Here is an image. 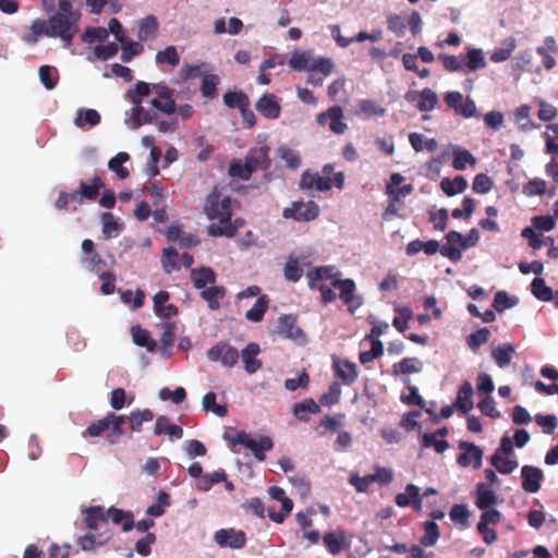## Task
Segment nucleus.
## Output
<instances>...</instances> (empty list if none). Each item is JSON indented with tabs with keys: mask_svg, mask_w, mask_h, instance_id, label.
Segmentation results:
<instances>
[{
	"mask_svg": "<svg viewBox=\"0 0 558 558\" xmlns=\"http://www.w3.org/2000/svg\"><path fill=\"white\" fill-rule=\"evenodd\" d=\"M80 19V11L74 9L70 0H59L58 11L50 15L48 20L41 19V22H38L35 27L38 34L60 38L64 47H69L78 33Z\"/></svg>",
	"mask_w": 558,
	"mask_h": 558,
	"instance_id": "1",
	"label": "nucleus"
},
{
	"mask_svg": "<svg viewBox=\"0 0 558 558\" xmlns=\"http://www.w3.org/2000/svg\"><path fill=\"white\" fill-rule=\"evenodd\" d=\"M233 203L231 196L223 194L218 186H215L205 198L203 213L208 220H217L210 225H223L233 215Z\"/></svg>",
	"mask_w": 558,
	"mask_h": 558,
	"instance_id": "2",
	"label": "nucleus"
},
{
	"mask_svg": "<svg viewBox=\"0 0 558 558\" xmlns=\"http://www.w3.org/2000/svg\"><path fill=\"white\" fill-rule=\"evenodd\" d=\"M333 267H315L306 272L308 286L311 289H316L320 283H328L336 289L340 290V299L343 303L349 304V279L340 280L337 274L333 272Z\"/></svg>",
	"mask_w": 558,
	"mask_h": 558,
	"instance_id": "3",
	"label": "nucleus"
},
{
	"mask_svg": "<svg viewBox=\"0 0 558 558\" xmlns=\"http://www.w3.org/2000/svg\"><path fill=\"white\" fill-rule=\"evenodd\" d=\"M125 417L123 415H117L113 412L108 413L104 418L92 423L83 433V437H98L106 430H111L112 436L120 437L123 435V425Z\"/></svg>",
	"mask_w": 558,
	"mask_h": 558,
	"instance_id": "4",
	"label": "nucleus"
},
{
	"mask_svg": "<svg viewBox=\"0 0 558 558\" xmlns=\"http://www.w3.org/2000/svg\"><path fill=\"white\" fill-rule=\"evenodd\" d=\"M404 181V177L398 172L390 175V181L386 185V193L389 196V204L386 208V214L396 215L398 211L397 203L400 202L401 197H405L413 192L412 184H400Z\"/></svg>",
	"mask_w": 558,
	"mask_h": 558,
	"instance_id": "5",
	"label": "nucleus"
},
{
	"mask_svg": "<svg viewBox=\"0 0 558 558\" xmlns=\"http://www.w3.org/2000/svg\"><path fill=\"white\" fill-rule=\"evenodd\" d=\"M234 444L242 445L243 447L250 449L258 461H264L265 451H269L274 447V442L270 437L263 436L259 438V440H256L245 432H240L236 434Z\"/></svg>",
	"mask_w": 558,
	"mask_h": 558,
	"instance_id": "6",
	"label": "nucleus"
},
{
	"mask_svg": "<svg viewBox=\"0 0 558 558\" xmlns=\"http://www.w3.org/2000/svg\"><path fill=\"white\" fill-rule=\"evenodd\" d=\"M105 183L99 175H94L88 182L81 181L78 189L73 191L75 203L82 205L84 202L93 203L97 201Z\"/></svg>",
	"mask_w": 558,
	"mask_h": 558,
	"instance_id": "7",
	"label": "nucleus"
},
{
	"mask_svg": "<svg viewBox=\"0 0 558 558\" xmlns=\"http://www.w3.org/2000/svg\"><path fill=\"white\" fill-rule=\"evenodd\" d=\"M211 362H220L226 367H233L240 357L239 351L228 342H219L207 351Z\"/></svg>",
	"mask_w": 558,
	"mask_h": 558,
	"instance_id": "8",
	"label": "nucleus"
},
{
	"mask_svg": "<svg viewBox=\"0 0 558 558\" xmlns=\"http://www.w3.org/2000/svg\"><path fill=\"white\" fill-rule=\"evenodd\" d=\"M323 174L315 173L314 189L320 192H325L336 186L342 189L344 186V173L342 171L335 172L333 166L327 163L323 167Z\"/></svg>",
	"mask_w": 558,
	"mask_h": 558,
	"instance_id": "9",
	"label": "nucleus"
},
{
	"mask_svg": "<svg viewBox=\"0 0 558 558\" xmlns=\"http://www.w3.org/2000/svg\"><path fill=\"white\" fill-rule=\"evenodd\" d=\"M319 215V207L314 202L302 203L293 202L292 206L284 208L282 216L287 219L292 218L298 221H311Z\"/></svg>",
	"mask_w": 558,
	"mask_h": 558,
	"instance_id": "10",
	"label": "nucleus"
},
{
	"mask_svg": "<svg viewBox=\"0 0 558 558\" xmlns=\"http://www.w3.org/2000/svg\"><path fill=\"white\" fill-rule=\"evenodd\" d=\"M268 494L274 500L281 502V510L275 511L274 509L269 508L268 517L276 523H282L292 511L293 502L286 496L284 490L279 486H270L268 488Z\"/></svg>",
	"mask_w": 558,
	"mask_h": 558,
	"instance_id": "11",
	"label": "nucleus"
},
{
	"mask_svg": "<svg viewBox=\"0 0 558 558\" xmlns=\"http://www.w3.org/2000/svg\"><path fill=\"white\" fill-rule=\"evenodd\" d=\"M465 250L463 235L458 231H449L446 234V243L441 245L440 254L452 263H458L462 258V251Z\"/></svg>",
	"mask_w": 558,
	"mask_h": 558,
	"instance_id": "12",
	"label": "nucleus"
},
{
	"mask_svg": "<svg viewBox=\"0 0 558 558\" xmlns=\"http://www.w3.org/2000/svg\"><path fill=\"white\" fill-rule=\"evenodd\" d=\"M214 539L220 547L223 548L230 547L233 549H241L246 544L245 533L234 529L218 530L214 535Z\"/></svg>",
	"mask_w": 558,
	"mask_h": 558,
	"instance_id": "13",
	"label": "nucleus"
},
{
	"mask_svg": "<svg viewBox=\"0 0 558 558\" xmlns=\"http://www.w3.org/2000/svg\"><path fill=\"white\" fill-rule=\"evenodd\" d=\"M343 112L341 107L333 106L329 108L326 112L319 113L317 116V123L319 125H328L329 130L335 134L344 133L347 125L342 121Z\"/></svg>",
	"mask_w": 558,
	"mask_h": 558,
	"instance_id": "14",
	"label": "nucleus"
},
{
	"mask_svg": "<svg viewBox=\"0 0 558 558\" xmlns=\"http://www.w3.org/2000/svg\"><path fill=\"white\" fill-rule=\"evenodd\" d=\"M250 171L253 173L257 170H268L271 166L269 158V147L260 146L251 148L244 159Z\"/></svg>",
	"mask_w": 558,
	"mask_h": 558,
	"instance_id": "15",
	"label": "nucleus"
},
{
	"mask_svg": "<svg viewBox=\"0 0 558 558\" xmlns=\"http://www.w3.org/2000/svg\"><path fill=\"white\" fill-rule=\"evenodd\" d=\"M459 448L464 450V452L459 454L457 459L460 466L468 468L473 465L474 469H480L482 466L483 450L478 446L472 442L462 441L459 444Z\"/></svg>",
	"mask_w": 558,
	"mask_h": 558,
	"instance_id": "16",
	"label": "nucleus"
},
{
	"mask_svg": "<svg viewBox=\"0 0 558 558\" xmlns=\"http://www.w3.org/2000/svg\"><path fill=\"white\" fill-rule=\"evenodd\" d=\"M277 332L280 337L292 340H303L304 332L298 326L296 316L288 314L278 318Z\"/></svg>",
	"mask_w": 558,
	"mask_h": 558,
	"instance_id": "17",
	"label": "nucleus"
},
{
	"mask_svg": "<svg viewBox=\"0 0 558 558\" xmlns=\"http://www.w3.org/2000/svg\"><path fill=\"white\" fill-rule=\"evenodd\" d=\"M256 110L262 117L270 120L278 119L281 113L279 98L275 94H264L255 104Z\"/></svg>",
	"mask_w": 558,
	"mask_h": 558,
	"instance_id": "18",
	"label": "nucleus"
},
{
	"mask_svg": "<svg viewBox=\"0 0 558 558\" xmlns=\"http://www.w3.org/2000/svg\"><path fill=\"white\" fill-rule=\"evenodd\" d=\"M522 488L526 493H536L541 488L543 471L536 466L524 465L521 469Z\"/></svg>",
	"mask_w": 558,
	"mask_h": 558,
	"instance_id": "19",
	"label": "nucleus"
},
{
	"mask_svg": "<svg viewBox=\"0 0 558 558\" xmlns=\"http://www.w3.org/2000/svg\"><path fill=\"white\" fill-rule=\"evenodd\" d=\"M245 221L242 218H235L232 220L231 218H228L227 222L223 225H209L207 227V233L210 236L218 238V236H226V238H233L236 235L238 230L244 226Z\"/></svg>",
	"mask_w": 558,
	"mask_h": 558,
	"instance_id": "20",
	"label": "nucleus"
},
{
	"mask_svg": "<svg viewBox=\"0 0 558 558\" xmlns=\"http://www.w3.org/2000/svg\"><path fill=\"white\" fill-rule=\"evenodd\" d=\"M112 537V533L109 529H106L99 534H94L89 532L83 536L77 538V545L84 551L95 550L97 547L104 546L107 544Z\"/></svg>",
	"mask_w": 558,
	"mask_h": 558,
	"instance_id": "21",
	"label": "nucleus"
},
{
	"mask_svg": "<svg viewBox=\"0 0 558 558\" xmlns=\"http://www.w3.org/2000/svg\"><path fill=\"white\" fill-rule=\"evenodd\" d=\"M84 522L88 530L97 531L102 525L108 524V515L106 509L101 506H92L82 511Z\"/></svg>",
	"mask_w": 558,
	"mask_h": 558,
	"instance_id": "22",
	"label": "nucleus"
},
{
	"mask_svg": "<svg viewBox=\"0 0 558 558\" xmlns=\"http://www.w3.org/2000/svg\"><path fill=\"white\" fill-rule=\"evenodd\" d=\"M170 299L168 291L161 290L154 298V312L161 318H171L178 315L179 311L174 304H167Z\"/></svg>",
	"mask_w": 558,
	"mask_h": 558,
	"instance_id": "23",
	"label": "nucleus"
},
{
	"mask_svg": "<svg viewBox=\"0 0 558 558\" xmlns=\"http://www.w3.org/2000/svg\"><path fill=\"white\" fill-rule=\"evenodd\" d=\"M260 353L259 344L256 342H250L242 351L241 359L244 364V369L248 374H254L260 369L263 363L257 355Z\"/></svg>",
	"mask_w": 558,
	"mask_h": 558,
	"instance_id": "24",
	"label": "nucleus"
},
{
	"mask_svg": "<svg viewBox=\"0 0 558 558\" xmlns=\"http://www.w3.org/2000/svg\"><path fill=\"white\" fill-rule=\"evenodd\" d=\"M154 434L160 436L166 434L171 441L181 439L183 437V428L179 425L171 424L170 418L166 415H160L156 418Z\"/></svg>",
	"mask_w": 558,
	"mask_h": 558,
	"instance_id": "25",
	"label": "nucleus"
},
{
	"mask_svg": "<svg viewBox=\"0 0 558 558\" xmlns=\"http://www.w3.org/2000/svg\"><path fill=\"white\" fill-rule=\"evenodd\" d=\"M216 274L210 267L201 266L191 270V280L195 289H205L207 284L216 282Z\"/></svg>",
	"mask_w": 558,
	"mask_h": 558,
	"instance_id": "26",
	"label": "nucleus"
},
{
	"mask_svg": "<svg viewBox=\"0 0 558 558\" xmlns=\"http://www.w3.org/2000/svg\"><path fill=\"white\" fill-rule=\"evenodd\" d=\"M473 387L470 381L465 380L459 388L454 407L462 413H468L473 409Z\"/></svg>",
	"mask_w": 558,
	"mask_h": 558,
	"instance_id": "27",
	"label": "nucleus"
},
{
	"mask_svg": "<svg viewBox=\"0 0 558 558\" xmlns=\"http://www.w3.org/2000/svg\"><path fill=\"white\" fill-rule=\"evenodd\" d=\"M497 496L490 489L489 485L486 483H478L476 485V499L475 505L481 510H486L492 508L497 504Z\"/></svg>",
	"mask_w": 558,
	"mask_h": 558,
	"instance_id": "28",
	"label": "nucleus"
},
{
	"mask_svg": "<svg viewBox=\"0 0 558 558\" xmlns=\"http://www.w3.org/2000/svg\"><path fill=\"white\" fill-rule=\"evenodd\" d=\"M462 58H464V72H475L486 66L483 51L478 48H470Z\"/></svg>",
	"mask_w": 558,
	"mask_h": 558,
	"instance_id": "29",
	"label": "nucleus"
},
{
	"mask_svg": "<svg viewBox=\"0 0 558 558\" xmlns=\"http://www.w3.org/2000/svg\"><path fill=\"white\" fill-rule=\"evenodd\" d=\"M293 415L300 421H308V414H318L320 412V404L315 402L312 398L304 399L293 405Z\"/></svg>",
	"mask_w": 558,
	"mask_h": 558,
	"instance_id": "30",
	"label": "nucleus"
},
{
	"mask_svg": "<svg viewBox=\"0 0 558 558\" xmlns=\"http://www.w3.org/2000/svg\"><path fill=\"white\" fill-rule=\"evenodd\" d=\"M423 369V363L417 357H404L400 362L392 365V375H408L420 373Z\"/></svg>",
	"mask_w": 558,
	"mask_h": 558,
	"instance_id": "31",
	"label": "nucleus"
},
{
	"mask_svg": "<svg viewBox=\"0 0 558 558\" xmlns=\"http://www.w3.org/2000/svg\"><path fill=\"white\" fill-rule=\"evenodd\" d=\"M108 520L110 519L114 524H122V530L129 532L134 527V520L132 512H126L121 509L110 507L106 510Z\"/></svg>",
	"mask_w": 558,
	"mask_h": 558,
	"instance_id": "32",
	"label": "nucleus"
},
{
	"mask_svg": "<svg viewBox=\"0 0 558 558\" xmlns=\"http://www.w3.org/2000/svg\"><path fill=\"white\" fill-rule=\"evenodd\" d=\"M225 295L226 289L220 286H211L201 292V298L207 302L211 311L220 308V300H222Z\"/></svg>",
	"mask_w": 558,
	"mask_h": 558,
	"instance_id": "33",
	"label": "nucleus"
},
{
	"mask_svg": "<svg viewBox=\"0 0 558 558\" xmlns=\"http://www.w3.org/2000/svg\"><path fill=\"white\" fill-rule=\"evenodd\" d=\"M100 119L99 112L95 109H78L74 124L80 129L92 128L99 124Z\"/></svg>",
	"mask_w": 558,
	"mask_h": 558,
	"instance_id": "34",
	"label": "nucleus"
},
{
	"mask_svg": "<svg viewBox=\"0 0 558 558\" xmlns=\"http://www.w3.org/2000/svg\"><path fill=\"white\" fill-rule=\"evenodd\" d=\"M476 165V158L464 148L454 147L452 167L456 170L462 171L466 166L474 167Z\"/></svg>",
	"mask_w": 558,
	"mask_h": 558,
	"instance_id": "35",
	"label": "nucleus"
},
{
	"mask_svg": "<svg viewBox=\"0 0 558 558\" xmlns=\"http://www.w3.org/2000/svg\"><path fill=\"white\" fill-rule=\"evenodd\" d=\"M440 187L446 195L453 196L462 193L468 187V182L461 175H457L453 179L444 178L440 182Z\"/></svg>",
	"mask_w": 558,
	"mask_h": 558,
	"instance_id": "36",
	"label": "nucleus"
},
{
	"mask_svg": "<svg viewBox=\"0 0 558 558\" xmlns=\"http://www.w3.org/2000/svg\"><path fill=\"white\" fill-rule=\"evenodd\" d=\"M269 306V299L266 294L260 295L253 307L245 313V318L253 323H259L263 320L265 313Z\"/></svg>",
	"mask_w": 558,
	"mask_h": 558,
	"instance_id": "37",
	"label": "nucleus"
},
{
	"mask_svg": "<svg viewBox=\"0 0 558 558\" xmlns=\"http://www.w3.org/2000/svg\"><path fill=\"white\" fill-rule=\"evenodd\" d=\"M131 335L136 345L144 347L150 352L156 349V341L151 339L149 331L141 326H133L131 328Z\"/></svg>",
	"mask_w": 558,
	"mask_h": 558,
	"instance_id": "38",
	"label": "nucleus"
},
{
	"mask_svg": "<svg viewBox=\"0 0 558 558\" xmlns=\"http://www.w3.org/2000/svg\"><path fill=\"white\" fill-rule=\"evenodd\" d=\"M393 310L398 314V316L393 318L392 326L399 332H404L408 329V323L413 317V311L410 307L401 304H396Z\"/></svg>",
	"mask_w": 558,
	"mask_h": 558,
	"instance_id": "39",
	"label": "nucleus"
},
{
	"mask_svg": "<svg viewBox=\"0 0 558 558\" xmlns=\"http://www.w3.org/2000/svg\"><path fill=\"white\" fill-rule=\"evenodd\" d=\"M157 31V19L154 15H148L141 21L137 37L140 41H147L156 35Z\"/></svg>",
	"mask_w": 558,
	"mask_h": 558,
	"instance_id": "40",
	"label": "nucleus"
},
{
	"mask_svg": "<svg viewBox=\"0 0 558 558\" xmlns=\"http://www.w3.org/2000/svg\"><path fill=\"white\" fill-rule=\"evenodd\" d=\"M424 535L420 538V544L424 547L436 545L440 537L439 526L434 521L423 523Z\"/></svg>",
	"mask_w": 558,
	"mask_h": 558,
	"instance_id": "41",
	"label": "nucleus"
},
{
	"mask_svg": "<svg viewBox=\"0 0 558 558\" xmlns=\"http://www.w3.org/2000/svg\"><path fill=\"white\" fill-rule=\"evenodd\" d=\"M161 328L162 333L160 337V351L163 355H168L174 343L177 327L174 323L167 322L161 325Z\"/></svg>",
	"mask_w": 558,
	"mask_h": 558,
	"instance_id": "42",
	"label": "nucleus"
},
{
	"mask_svg": "<svg viewBox=\"0 0 558 558\" xmlns=\"http://www.w3.org/2000/svg\"><path fill=\"white\" fill-rule=\"evenodd\" d=\"M154 417L155 414L149 409L132 411L129 415L130 429L132 432H141L143 423L151 422Z\"/></svg>",
	"mask_w": 558,
	"mask_h": 558,
	"instance_id": "43",
	"label": "nucleus"
},
{
	"mask_svg": "<svg viewBox=\"0 0 558 558\" xmlns=\"http://www.w3.org/2000/svg\"><path fill=\"white\" fill-rule=\"evenodd\" d=\"M409 142L415 151L427 150L435 151L438 147V143L435 138H426L420 133H410Z\"/></svg>",
	"mask_w": 558,
	"mask_h": 558,
	"instance_id": "44",
	"label": "nucleus"
},
{
	"mask_svg": "<svg viewBox=\"0 0 558 558\" xmlns=\"http://www.w3.org/2000/svg\"><path fill=\"white\" fill-rule=\"evenodd\" d=\"M130 159L128 153L121 151L118 153L114 157H112L108 162V168L116 172L119 179H126L129 177V170L123 167V163Z\"/></svg>",
	"mask_w": 558,
	"mask_h": 558,
	"instance_id": "45",
	"label": "nucleus"
},
{
	"mask_svg": "<svg viewBox=\"0 0 558 558\" xmlns=\"http://www.w3.org/2000/svg\"><path fill=\"white\" fill-rule=\"evenodd\" d=\"M216 393L210 391V392H207L204 397H203V401H202V404H203V409L204 411L206 412H213L215 413L217 416L219 417H225L227 416L228 414V409L226 405H222V404H218L216 402Z\"/></svg>",
	"mask_w": 558,
	"mask_h": 558,
	"instance_id": "46",
	"label": "nucleus"
},
{
	"mask_svg": "<svg viewBox=\"0 0 558 558\" xmlns=\"http://www.w3.org/2000/svg\"><path fill=\"white\" fill-rule=\"evenodd\" d=\"M223 104L231 109H241L244 106H250V99L242 90L227 92L223 95Z\"/></svg>",
	"mask_w": 558,
	"mask_h": 558,
	"instance_id": "47",
	"label": "nucleus"
},
{
	"mask_svg": "<svg viewBox=\"0 0 558 558\" xmlns=\"http://www.w3.org/2000/svg\"><path fill=\"white\" fill-rule=\"evenodd\" d=\"M514 353V348L510 343L497 347L492 351V356L499 367H506L511 362V354Z\"/></svg>",
	"mask_w": 558,
	"mask_h": 558,
	"instance_id": "48",
	"label": "nucleus"
},
{
	"mask_svg": "<svg viewBox=\"0 0 558 558\" xmlns=\"http://www.w3.org/2000/svg\"><path fill=\"white\" fill-rule=\"evenodd\" d=\"M490 464L500 473V474H510L512 473L519 465L515 459H511L510 457H499L492 456Z\"/></svg>",
	"mask_w": 558,
	"mask_h": 558,
	"instance_id": "49",
	"label": "nucleus"
},
{
	"mask_svg": "<svg viewBox=\"0 0 558 558\" xmlns=\"http://www.w3.org/2000/svg\"><path fill=\"white\" fill-rule=\"evenodd\" d=\"M219 84V77L216 74H206L203 76L201 84V94L203 97L214 99L217 97V86Z\"/></svg>",
	"mask_w": 558,
	"mask_h": 558,
	"instance_id": "50",
	"label": "nucleus"
},
{
	"mask_svg": "<svg viewBox=\"0 0 558 558\" xmlns=\"http://www.w3.org/2000/svg\"><path fill=\"white\" fill-rule=\"evenodd\" d=\"M156 63L158 64H169L172 68H175L180 63V56L174 46H168L163 50H160L156 54Z\"/></svg>",
	"mask_w": 558,
	"mask_h": 558,
	"instance_id": "51",
	"label": "nucleus"
},
{
	"mask_svg": "<svg viewBox=\"0 0 558 558\" xmlns=\"http://www.w3.org/2000/svg\"><path fill=\"white\" fill-rule=\"evenodd\" d=\"M438 105V96L430 88H424L421 90V98L416 104V107L422 112L432 111Z\"/></svg>",
	"mask_w": 558,
	"mask_h": 558,
	"instance_id": "52",
	"label": "nucleus"
},
{
	"mask_svg": "<svg viewBox=\"0 0 558 558\" xmlns=\"http://www.w3.org/2000/svg\"><path fill=\"white\" fill-rule=\"evenodd\" d=\"M162 268L167 274L180 268L179 254L172 246L166 247L161 256Z\"/></svg>",
	"mask_w": 558,
	"mask_h": 558,
	"instance_id": "53",
	"label": "nucleus"
},
{
	"mask_svg": "<svg viewBox=\"0 0 558 558\" xmlns=\"http://www.w3.org/2000/svg\"><path fill=\"white\" fill-rule=\"evenodd\" d=\"M532 294L541 301H550L553 299V291L546 286L543 278H534L531 283Z\"/></svg>",
	"mask_w": 558,
	"mask_h": 558,
	"instance_id": "54",
	"label": "nucleus"
},
{
	"mask_svg": "<svg viewBox=\"0 0 558 558\" xmlns=\"http://www.w3.org/2000/svg\"><path fill=\"white\" fill-rule=\"evenodd\" d=\"M226 480V472L225 470H218L211 473H207L202 476V478L197 483V488L199 490L207 492L215 484H218Z\"/></svg>",
	"mask_w": 558,
	"mask_h": 558,
	"instance_id": "55",
	"label": "nucleus"
},
{
	"mask_svg": "<svg viewBox=\"0 0 558 558\" xmlns=\"http://www.w3.org/2000/svg\"><path fill=\"white\" fill-rule=\"evenodd\" d=\"M438 60L442 62V65L448 72H464L463 61L464 58L462 56H452L440 53L438 54Z\"/></svg>",
	"mask_w": 558,
	"mask_h": 558,
	"instance_id": "56",
	"label": "nucleus"
},
{
	"mask_svg": "<svg viewBox=\"0 0 558 558\" xmlns=\"http://www.w3.org/2000/svg\"><path fill=\"white\" fill-rule=\"evenodd\" d=\"M122 45L121 60L125 63L131 62L134 57L140 56L144 51V46L141 43H135L124 38Z\"/></svg>",
	"mask_w": 558,
	"mask_h": 558,
	"instance_id": "57",
	"label": "nucleus"
},
{
	"mask_svg": "<svg viewBox=\"0 0 558 558\" xmlns=\"http://www.w3.org/2000/svg\"><path fill=\"white\" fill-rule=\"evenodd\" d=\"M38 73L40 82L47 89L50 90L57 86L59 76L58 71L50 65H41Z\"/></svg>",
	"mask_w": 558,
	"mask_h": 558,
	"instance_id": "58",
	"label": "nucleus"
},
{
	"mask_svg": "<svg viewBox=\"0 0 558 558\" xmlns=\"http://www.w3.org/2000/svg\"><path fill=\"white\" fill-rule=\"evenodd\" d=\"M489 337H490L489 329L484 327V328H481L477 331L469 335L466 337V343L472 351H476L480 349L481 345L488 342Z\"/></svg>",
	"mask_w": 558,
	"mask_h": 558,
	"instance_id": "59",
	"label": "nucleus"
},
{
	"mask_svg": "<svg viewBox=\"0 0 558 558\" xmlns=\"http://www.w3.org/2000/svg\"><path fill=\"white\" fill-rule=\"evenodd\" d=\"M150 92L151 85L140 81L135 84L134 89L128 90L126 96L134 105H140L142 102V98L149 95Z\"/></svg>",
	"mask_w": 558,
	"mask_h": 558,
	"instance_id": "60",
	"label": "nucleus"
},
{
	"mask_svg": "<svg viewBox=\"0 0 558 558\" xmlns=\"http://www.w3.org/2000/svg\"><path fill=\"white\" fill-rule=\"evenodd\" d=\"M341 395V386L338 381H333L326 393L319 398V404L324 407H331L339 402Z\"/></svg>",
	"mask_w": 558,
	"mask_h": 558,
	"instance_id": "61",
	"label": "nucleus"
},
{
	"mask_svg": "<svg viewBox=\"0 0 558 558\" xmlns=\"http://www.w3.org/2000/svg\"><path fill=\"white\" fill-rule=\"evenodd\" d=\"M283 275L288 281L298 282L303 275V269L299 265V260L290 257L284 265Z\"/></svg>",
	"mask_w": 558,
	"mask_h": 558,
	"instance_id": "62",
	"label": "nucleus"
},
{
	"mask_svg": "<svg viewBox=\"0 0 558 558\" xmlns=\"http://www.w3.org/2000/svg\"><path fill=\"white\" fill-rule=\"evenodd\" d=\"M228 173L232 178H239L242 180H248L252 175L250 171V167L246 166L245 161L243 162L240 159H234L229 165Z\"/></svg>",
	"mask_w": 558,
	"mask_h": 558,
	"instance_id": "63",
	"label": "nucleus"
},
{
	"mask_svg": "<svg viewBox=\"0 0 558 558\" xmlns=\"http://www.w3.org/2000/svg\"><path fill=\"white\" fill-rule=\"evenodd\" d=\"M449 517L453 523L461 524L464 527L468 526V520L470 517V511L468 509V506L464 504L453 505L449 512Z\"/></svg>",
	"mask_w": 558,
	"mask_h": 558,
	"instance_id": "64",
	"label": "nucleus"
}]
</instances>
